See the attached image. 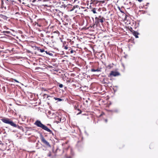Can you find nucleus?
Instances as JSON below:
<instances>
[{
  "mask_svg": "<svg viewBox=\"0 0 158 158\" xmlns=\"http://www.w3.org/2000/svg\"><path fill=\"white\" fill-rule=\"evenodd\" d=\"M54 99L56 100H58L59 102L61 101H62V99L60 98H57L54 97Z\"/></svg>",
  "mask_w": 158,
  "mask_h": 158,
  "instance_id": "nucleus-17",
  "label": "nucleus"
},
{
  "mask_svg": "<svg viewBox=\"0 0 158 158\" xmlns=\"http://www.w3.org/2000/svg\"><path fill=\"white\" fill-rule=\"evenodd\" d=\"M104 113L103 112H102V114L100 115V116H101L102 115L104 114Z\"/></svg>",
  "mask_w": 158,
  "mask_h": 158,
  "instance_id": "nucleus-29",
  "label": "nucleus"
},
{
  "mask_svg": "<svg viewBox=\"0 0 158 158\" xmlns=\"http://www.w3.org/2000/svg\"><path fill=\"white\" fill-rule=\"evenodd\" d=\"M45 95H47V98H48V97H50L49 96H48V95L47 94H44V96H45Z\"/></svg>",
  "mask_w": 158,
  "mask_h": 158,
  "instance_id": "nucleus-30",
  "label": "nucleus"
},
{
  "mask_svg": "<svg viewBox=\"0 0 158 158\" xmlns=\"http://www.w3.org/2000/svg\"><path fill=\"white\" fill-rule=\"evenodd\" d=\"M53 36H50V35H47L46 37L43 39L44 41L48 44H51L52 43V38Z\"/></svg>",
  "mask_w": 158,
  "mask_h": 158,
  "instance_id": "nucleus-7",
  "label": "nucleus"
},
{
  "mask_svg": "<svg viewBox=\"0 0 158 158\" xmlns=\"http://www.w3.org/2000/svg\"><path fill=\"white\" fill-rule=\"evenodd\" d=\"M1 17L4 19H6L7 18V17L6 16L3 15H2Z\"/></svg>",
  "mask_w": 158,
  "mask_h": 158,
  "instance_id": "nucleus-20",
  "label": "nucleus"
},
{
  "mask_svg": "<svg viewBox=\"0 0 158 158\" xmlns=\"http://www.w3.org/2000/svg\"><path fill=\"white\" fill-rule=\"evenodd\" d=\"M91 71L92 72H96V69H91Z\"/></svg>",
  "mask_w": 158,
  "mask_h": 158,
  "instance_id": "nucleus-22",
  "label": "nucleus"
},
{
  "mask_svg": "<svg viewBox=\"0 0 158 158\" xmlns=\"http://www.w3.org/2000/svg\"><path fill=\"white\" fill-rule=\"evenodd\" d=\"M37 50L38 51H40L41 52H44V50L43 49H41L40 48H37Z\"/></svg>",
  "mask_w": 158,
  "mask_h": 158,
  "instance_id": "nucleus-16",
  "label": "nucleus"
},
{
  "mask_svg": "<svg viewBox=\"0 0 158 158\" xmlns=\"http://www.w3.org/2000/svg\"><path fill=\"white\" fill-rule=\"evenodd\" d=\"M37 24V26H39V27H41V25L39 24L38 23H37V24Z\"/></svg>",
  "mask_w": 158,
  "mask_h": 158,
  "instance_id": "nucleus-25",
  "label": "nucleus"
},
{
  "mask_svg": "<svg viewBox=\"0 0 158 158\" xmlns=\"http://www.w3.org/2000/svg\"><path fill=\"white\" fill-rule=\"evenodd\" d=\"M74 108L75 110H77L78 111H79V112H78L77 114H81V111L78 108V106L77 105V106L75 105L74 106Z\"/></svg>",
  "mask_w": 158,
  "mask_h": 158,
  "instance_id": "nucleus-11",
  "label": "nucleus"
},
{
  "mask_svg": "<svg viewBox=\"0 0 158 158\" xmlns=\"http://www.w3.org/2000/svg\"><path fill=\"white\" fill-rule=\"evenodd\" d=\"M41 37H43V34H41Z\"/></svg>",
  "mask_w": 158,
  "mask_h": 158,
  "instance_id": "nucleus-36",
  "label": "nucleus"
},
{
  "mask_svg": "<svg viewBox=\"0 0 158 158\" xmlns=\"http://www.w3.org/2000/svg\"><path fill=\"white\" fill-rule=\"evenodd\" d=\"M66 44V42H64L63 43V45H64Z\"/></svg>",
  "mask_w": 158,
  "mask_h": 158,
  "instance_id": "nucleus-27",
  "label": "nucleus"
},
{
  "mask_svg": "<svg viewBox=\"0 0 158 158\" xmlns=\"http://www.w3.org/2000/svg\"><path fill=\"white\" fill-rule=\"evenodd\" d=\"M34 124L38 127L50 132V134H52V131L49 129L47 126L43 124L41 121L39 120H37Z\"/></svg>",
  "mask_w": 158,
  "mask_h": 158,
  "instance_id": "nucleus-2",
  "label": "nucleus"
},
{
  "mask_svg": "<svg viewBox=\"0 0 158 158\" xmlns=\"http://www.w3.org/2000/svg\"><path fill=\"white\" fill-rule=\"evenodd\" d=\"M133 35L135 36L136 38H138V35L139 33L137 32L133 31Z\"/></svg>",
  "mask_w": 158,
  "mask_h": 158,
  "instance_id": "nucleus-12",
  "label": "nucleus"
},
{
  "mask_svg": "<svg viewBox=\"0 0 158 158\" xmlns=\"http://www.w3.org/2000/svg\"><path fill=\"white\" fill-rule=\"evenodd\" d=\"M36 0H30V1L33 3L35 2Z\"/></svg>",
  "mask_w": 158,
  "mask_h": 158,
  "instance_id": "nucleus-23",
  "label": "nucleus"
},
{
  "mask_svg": "<svg viewBox=\"0 0 158 158\" xmlns=\"http://www.w3.org/2000/svg\"><path fill=\"white\" fill-rule=\"evenodd\" d=\"M6 33H8V31H6Z\"/></svg>",
  "mask_w": 158,
  "mask_h": 158,
  "instance_id": "nucleus-38",
  "label": "nucleus"
},
{
  "mask_svg": "<svg viewBox=\"0 0 158 158\" xmlns=\"http://www.w3.org/2000/svg\"><path fill=\"white\" fill-rule=\"evenodd\" d=\"M63 1H68L69 0H62Z\"/></svg>",
  "mask_w": 158,
  "mask_h": 158,
  "instance_id": "nucleus-37",
  "label": "nucleus"
},
{
  "mask_svg": "<svg viewBox=\"0 0 158 158\" xmlns=\"http://www.w3.org/2000/svg\"><path fill=\"white\" fill-rule=\"evenodd\" d=\"M14 80L15 81H16V82H19L17 80H16L15 79H14Z\"/></svg>",
  "mask_w": 158,
  "mask_h": 158,
  "instance_id": "nucleus-33",
  "label": "nucleus"
},
{
  "mask_svg": "<svg viewBox=\"0 0 158 158\" xmlns=\"http://www.w3.org/2000/svg\"><path fill=\"white\" fill-rule=\"evenodd\" d=\"M109 111L113 113H118V110L117 109H113V110H109Z\"/></svg>",
  "mask_w": 158,
  "mask_h": 158,
  "instance_id": "nucleus-13",
  "label": "nucleus"
},
{
  "mask_svg": "<svg viewBox=\"0 0 158 158\" xmlns=\"http://www.w3.org/2000/svg\"><path fill=\"white\" fill-rule=\"evenodd\" d=\"M78 0H74V2H76L77 1H78Z\"/></svg>",
  "mask_w": 158,
  "mask_h": 158,
  "instance_id": "nucleus-31",
  "label": "nucleus"
},
{
  "mask_svg": "<svg viewBox=\"0 0 158 158\" xmlns=\"http://www.w3.org/2000/svg\"><path fill=\"white\" fill-rule=\"evenodd\" d=\"M70 155L68 154H66L65 155V157L66 158H72L74 155V153L71 149L70 151Z\"/></svg>",
  "mask_w": 158,
  "mask_h": 158,
  "instance_id": "nucleus-10",
  "label": "nucleus"
},
{
  "mask_svg": "<svg viewBox=\"0 0 158 158\" xmlns=\"http://www.w3.org/2000/svg\"><path fill=\"white\" fill-rule=\"evenodd\" d=\"M139 2H141L143 1V0H137Z\"/></svg>",
  "mask_w": 158,
  "mask_h": 158,
  "instance_id": "nucleus-26",
  "label": "nucleus"
},
{
  "mask_svg": "<svg viewBox=\"0 0 158 158\" xmlns=\"http://www.w3.org/2000/svg\"><path fill=\"white\" fill-rule=\"evenodd\" d=\"M120 75V73L117 71H111L109 74V76L116 77Z\"/></svg>",
  "mask_w": 158,
  "mask_h": 158,
  "instance_id": "nucleus-9",
  "label": "nucleus"
},
{
  "mask_svg": "<svg viewBox=\"0 0 158 158\" xmlns=\"http://www.w3.org/2000/svg\"><path fill=\"white\" fill-rule=\"evenodd\" d=\"M73 50H71V51H70V52L71 53H72L73 52Z\"/></svg>",
  "mask_w": 158,
  "mask_h": 158,
  "instance_id": "nucleus-28",
  "label": "nucleus"
},
{
  "mask_svg": "<svg viewBox=\"0 0 158 158\" xmlns=\"http://www.w3.org/2000/svg\"><path fill=\"white\" fill-rule=\"evenodd\" d=\"M81 8H83V9L84 8V7H81Z\"/></svg>",
  "mask_w": 158,
  "mask_h": 158,
  "instance_id": "nucleus-39",
  "label": "nucleus"
},
{
  "mask_svg": "<svg viewBox=\"0 0 158 158\" xmlns=\"http://www.w3.org/2000/svg\"><path fill=\"white\" fill-rule=\"evenodd\" d=\"M40 139L41 141L47 147H51V145L45 139V138L43 136H41Z\"/></svg>",
  "mask_w": 158,
  "mask_h": 158,
  "instance_id": "nucleus-8",
  "label": "nucleus"
},
{
  "mask_svg": "<svg viewBox=\"0 0 158 158\" xmlns=\"http://www.w3.org/2000/svg\"><path fill=\"white\" fill-rule=\"evenodd\" d=\"M53 33L54 34H56V36H58L60 35V33L59 31H54L53 32Z\"/></svg>",
  "mask_w": 158,
  "mask_h": 158,
  "instance_id": "nucleus-15",
  "label": "nucleus"
},
{
  "mask_svg": "<svg viewBox=\"0 0 158 158\" xmlns=\"http://www.w3.org/2000/svg\"><path fill=\"white\" fill-rule=\"evenodd\" d=\"M80 8L79 6L75 5L73 7H71L70 11H73V13L77 14H81Z\"/></svg>",
  "mask_w": 158,
  "mask_h": 158,
  "instance_id": "nucleus-4",
  "label": "nucleus"
},
{
  "mask_svg": "<svg viewBox=\"0 0 158 158\" xmlns=\"http://www.w3.org/2000/svg\"><path fill=\"white\" fill-rule=\"evenodd\" d=\"M48 54H49V55L51 56L52 54V53H49Z\"/></svg>",
  "mask_w": 158,
  "mask_h": 158,
  "instance_id": "nucleus-34",
  "label": "nucleus"
},
{
  "mask_svg": "<svg viewBox=\"0 0 158 158\" xmlns=\"http://www.w3.org/2000/svg\"><path fill=\"white\" fill-rule=\"evenodd\" d=\"M1 120L4 123L9 124L14 127L20 129H22L23 128L22 126H19L18 125H17L10 118H4L1 119Z\"/></svg>",
  "mask_w": 158,
  "mask_h": 158,
  "instance_id": "nucleus-1",
  "label": "nucleus"
},
{
  "mask_svg": "<svg viewBox=\"0 0 158 158\" xmlns=\"http://www.w3.org/2000/svg\"><path fill=\"white\" fill-rule=\"evenodd\" d=\"M49 0H38V1H41L42 2H47Z\"/></svg>",
  "mask_w": 158,
  "mask_h": 158,
  "instance_id": "nucleus-21",
  "label": "nucleus"
},
{
  "mask_svg": "<svg viewBox=\"0 0 158 158\" xmlns=\"http://www.w3.org/2000/svg\"><path fill=\"white\" fill-rule=\"evenodd\" d=\"M2 7L4 8L5 9L6 7H8L14 1L13 0H1Z\"/></svg>",
  "mask_w": 158,
  "mask_h": 158,
  "instance_id": "nucleus-3",
  "label": "nucleus"
},
{
  "mask_svg": "<svg viewBox=\"0 0 158 158\" xmlns=\"http://www.w3.org/2000/svg\"><path fill=\"white\" fill-rule=\"evenodd\" d=\"M105 20V19L104 18L99 16L98 17H96L95 18V23L97 25L98 24L100 23H102L104 22Z\"/></svg>",
  "mask_w": 158,
  "mask_h": 158,
  "instance_id": "nucleus-6",
  "label": "nucleus"
},
{
  "mask_svg": "<svg viewBox=\"0 0 158 158\" xmlns=\"http://www.w3.org/2000/svg\"><path fill=\"white\" fill-rule=\"evenodd\" d=\"M96 72H99L100 71V70L99 68H98L96 69Z\"/></svg>",
  "mask_w": 158,
  "mask_h": 158,
  "instance_id": "nucleus-24",
  "label": "nucleus"
},
{
  "mask_svg": "<svg viewBox=\"0 0 158 158\" xmlns=\"http://www.w3.org/2000/svg\"><path fill=\"white\" fill-rule=\"evenodd\" d=\"M45 52L47 54H48V53H48V52L47 51H45Z\"/></svg>",
  "mask_w": 158,
  "mask_h": 158,
  "instance_id": "nucleus-35",
  "label": "nucleus"
},
{
  "mask_svg": "<svg viewBox=\"0 0 158 158\" xmlns=\"http://www.w3.org/2000/svg\"><path fill=\"white\" fill-rule=\"evenodd\" d=\"M58 84H59V86L60 88H62L63 87V85L62 84H60L59 83H58Z\"/></svg>",
  "mask_w": 158,
  "mask_h": 158,
  "instance_id": "nucleus-19",
  "label": "nucleus"
},
{
  "mask_svg": "<svg viewBox=\"0 0 158 158\" xmlns=\"http://www.w3.org/2000/svg\"><path fill=\"white\" fill-rule=\"evenodd\" d=\"M105 122L106 123H107V119H105Z\"/></svg>",
  "mask_w": 158,
  "mask_h": 158,
  "instance_id": "nucleus-32",
  "label": "nucleus"
},
{
  "mask_svg": "<svg viewBox=\"0 0 158 158\" xmlns=\"http://www.w3.org/2000/svg\"><path fill=\"white\" fill-rule=\"evenodd\" d=\"M99 2V1L96 0H90V3L89 1L87 2V5H89V4L90 5L89 7L90 8H93L96 5L98 4Z\"/></svg>",
  "mask_w": 158,
  "mask_h": 158,
  "instance_id": "nucleus-5",
  "label": "nucleus"
},
{
  "mask_svg": "<svg viewBox=\"0 0 158 158\" xmlns=\"http://www.w3.org/2000/svg\"><path fill=\"white\" fill-rule=\"evenodd\" d=\"M63 48H64L65 50H67L68 49V47H67V45H63Z\"/></svg>",
  "mask_w": 158,
  "mask_h": 158,
  "instance_id": "nucleus-18",
  "label": "nucleus"
},
{
  "mask_svg": "<svg viewBox=\"0 0 158 158\" xmlns=\"http://www.w3.org/2000/svg\"><path fill=\"white\" fill-rule=\"evenodd\" d=\"M91 8L92 9L91 10V11L92 12H93V13H94V14L97 13V12L96 11V9H97L96 8H94V7H93V8Z\"/></svg>",
  "mask_w": 158,
  "mask_h": 158,
  "instance_id": "nucleus-14",
  "label": "nucleus"
}]
</instances>
